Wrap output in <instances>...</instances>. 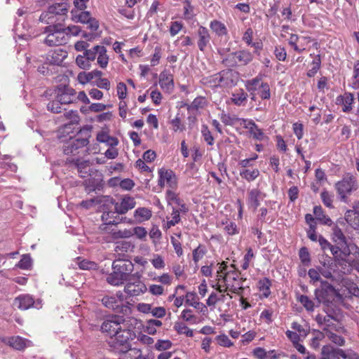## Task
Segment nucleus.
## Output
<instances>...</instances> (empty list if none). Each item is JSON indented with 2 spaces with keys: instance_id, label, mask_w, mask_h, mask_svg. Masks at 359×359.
<instances>
[{
  "instance_id": "1",
  "label": "nucleus",
  "mask_w": 359,
  "mask_h": 359,
  "mask_svg": "<svg viewBox=\"0 0 359 359\" xmlns=\"http://www.w3.org/2000/svg\"><path fill=\"white\" fill-rule=\"evenodd\" d=\"M113 271L107 277V282L114 286L124 283L133 276L134 265L130 260L116 259L112 263Z\"/></svg>"
},
{
  "instance_id": "2",
  "label": "nucleus",
  "mask_w": 359,
  "mask_h": 359,
  "mask_svg": "<svg viewBox=\"0 0 359 359\" xmlns=\"http://www.w3.org/2000/svg\"><path fill=\"white\" fill-rule=\"evenodd\" d=\"M316 306L323 304L326 308L330 307L335 301H342L343 297L339 290L327 280H321L320 287L314 291Z\"/></svg>"
},
{
  "instance_id": "3",
  "label": "nucleus",
  "mask_w": 359,
  "mask_h": 359,
  "mask_svg": "<svg viewBox=\"0 0 359 359\" xmlns=\"http://www.w3.org/2000/svg\"><path fill=\"white\" fill-rule=\"evenodd\" d=\"M132 336L133 332L130 330L123 329L110 337L107 344L112 351L126 353L130 350V340L132 339Z\"/></svg>"
},
{
  "instance_id": "4",
  "label": "nucleus",
  "mask_w": 359,
  "mask_h": 359,
  "mask_svg": "<svg viewBox=\"0 0 359 359\" xmlns=\"http://www.w3.org/2000/svg\"><path fill=\"white\" fill-rule=\"evenodd\" d=\"M91 127L88 126H84L81 128L77 135L79 136L76 138H70V140L64 144L62 150L65 154L69 155L74 154L78 149L83 148L88 144L89 137H90Z\"/></svg>"
},
{
  "instance_id": "5",
  "label": "nucleus",
  "mask_w": 359,
  "mask_h": 359,
  "mask_svg": "<svg viewBox=\"0 0 359 359\" xmlns=\"http://www.w3.org/2000/svg\"><path fill=\"white\" fill-rule=\"evenodd\" d=\"M125 322L123 316L109 314L107 318L101 323V325L93 324L95 331H100L103 334H106L109 337L122 330L121 324Z\"/></svg>"
},
{
  "instance_id": "6",
  "label": "nucleus",
  "mask_w": 359,
  "mask_h": 359,
  "mask_svg": "<svg viewBox=\"0 0 359 359\" xmlns=\"http://www.w3.org/2000/svg\"><path fill=\"white\" fill-rule=\"evenodd\" d=\"M332 239L336 245L339 246V249L341 250V254L346 259L351 255V251L353 248H355V252L358 253L359 257V248L355 244L350 243L343 233L342 230L339 227L337 224H334L332 228Z\"/></svg>"
},
{
  "instance_id": "7",
  "label": "nucleus",
  "mask_w": 359,
  "mask_h": 359,
  "mask_svg": "<svg viewBox=\"0 0 359 359\" xmlns=\"http://www.w3.org/2000/svg\"><path fill=\"white\" fill-rule=\"evenodd\" d=\"M335 189L339 196L340 200L346 202L348 196L358 189V183L355 176L347 173L341 180L335 184Z\"/></svg>"
},
{
  "instance_id": "8",
  "label": "nucleus",
  "mask_w": 359,
  "mask_h": 359,
  "mask_svg": "<svg viewBox=\"0 0 359 359\" xmlns=\"http://www.w3.org/2000/svg\"><path fill=\"white\" fill-rule=\"evenodd\" d=\"M318 243L323 251H325L327 249L330 250L332 256L334 257L335 263L338 266H340L341 269H346V266H348V259H346V257L341 254V250L339 249L338 245H332L322 235H319Z\"/></svg>"
},
{
  "instance_id": "9",
  "label": "nucleus",
  "mask_w": 359,
  "mask_h": 359,
  "mask_svg": "<svg viewBox=\"0 0 359 359\" xmlns=\"http://www.w3.org/2000/svg\"><path fill=\"white\" fill-rule=\"evenodd\" d=\"M253 60V55L247 50L233 52L228 57L222 60V63L226 67H235L237 62L242 65H247Z\"/></svg>"
},
{
  "instance_id": "10",
  "label": "nucleus",
  "mask_w": 359,
  "mask_h": 359,
  "mask_svg": "<svg viewBox=\"0 0 359 359\" xmlns=\"http://www.w3.org/2000/svg\"><path fill=\"white\" fill-rule=\"evenodd\" d=\"M142 274L136 272L128 280L124 287V292L130 297L138 296L144 293L147 288L145 284L141 280Z\"/></svg>"
},
{
  "instance_id": "11",
  "label": "nucleus",
  "mask_w": 359,
  "mask_h": 359,
  "mask_svg": "<svg viewBox=\"0 0 359 359\" xmlns=\"http://www.w3.org/2000/svg\"><path fill=\"white\" fill-rule=\"evenodd\" d=\"M106 198L107 200L105 201L114 205V210L118 215H123L126 213L129 210L134 208L136 205L134 198L128 196H125L121 199L120 203L116 202L114 198H110L109 196H106Z\"/></svg>"
},
{
  "instance_id": "12",
  "label": "nucleus",
  "mask_w": 359,
  "mask_h": 359,
  "mask_svg": "<svg viewBox=\"0 0 359 359\" xmlns=\"http://www.w3.org/2000/svg\"><path fill=\"white\" fill-rule=\"evenodd\" d=\"M215 76V80H217L219 83L225 86H234L237 83L238 73L233 69H226Z\"/></svg>"
},
{
  "instance_id": "13",
  "label": "nucleus",
  "mask_w": 359,
  "mask_h": 359,
  "mask_svg": "<svg viewBox=\"0 0 359 359\" xmlns=\"http://www.w3.org/2000/svg\"><path fill=\"white\" fill-rule=\"evenodd\" d=\"M72 19L75 22L87 24L88 28L92 31H96L99 28L98 20L93 18L89 11H81L78 15H74Z\"/></svg>"
},
{
  "instance_id": "14",
  "label": "nucleus",
  "mask_w": 359,
  "mask_h": 359,
  "mask_svg": "<svg viewBox=\"0 0 359 359\" xmlns=\"http://www.w3.org/2000/svg\"><path fill=\"white\" fill-rule=\"evenodd\" d=\"M6 344L17 351H24L26 348L32 345L30 340L20 336H13L8 337Z\"/></svg>"
},
{
  "instance_id": "15",
  "label": "nucleus",
  "mask_w": 359,
  "mask_h": 359,
  "mask_svg": "<svg viewBox=\"0 0 359 359\" xmlns=\"http://www.w3.org/2000/svg\"><path fill=\"white\" fill-rule=\"evenodd\" d=\"M48 33L44 43L48 46H58L66 43L67 39L64 32H44Z\"/></svg>"
},
{
  "instance_id": "16",
  "label": "nucleus",
  "mask_w": 359,
  "mask_h": 359,
  "mask_svg": "<svg viewBox=\"0 0 359 359\" xmlns=\"http://www.w3.org/2000/svg\"><path fill=\"white\" fill-rule=\"evenodd\" d=\"M13 306L20 310H27L31 307H37L35 306V302L33 297L29 294H20L15 298Z\"/></svg>"
},
{
  "instance_id": "17",
  "label": "nucleus",
  "mask_w": 359,
  "mask_h": 359,
  "mask_svg": "<svg viewBox=\"0 0 359 359\" xmlns=\"http://www.w3.org/2000/svg\"><path fill=\"white\" fill-rule=\"evenodd\" d=\"M67 52L60 48L50 50L47 55V60L50 65H62L64 60L67 57Z\"/></svg>"
},
{
  "instance_id": "18",
  "label": "nucleus",
  "mask_w": 359,
  "mask_h": 359,
  "mask_svg": "<svg viewBox=\"0 0 359 359\" xmlns=\"http://www.w3.org/2000/svg\"><path fill=\"white\" fill-rule=\"evenodd\" d=\"M197 45L201 51H204L210 41V35L208 29L203 26H200L198 31Z\"/></svg>"
},
{
  "instance_id": "19",
  "label": "nucleus",
  "mask_w": 359,
  "mask_h": 359,
  "mask_svg": "<svg viewBox=\"0 0 359 359\" xmlns=\"http://www.w3.org/2000/svg\"><path fill=\"white\" fill-rule=\"evenodd\" d=\"M262 192L259 189L255 188L248 191L247 203L249 208L255 211L260 205Z\"/></svg>"
},
{
  "instance_id": "20",
  "label": "nucleus",
  "mask_w": 359,
  "mask_h": 359,
  "mask_svg": "<svg viewBox=\"0 0 359 359\" xmlns=\"http://www.w3.org/2000/svg\"><path fill=\"white\" fill-rule=\"evenodd\" d=\"M102 219L106 224H118L121 222H126L127 218L126 217H119L116 210H109L104 212L102 215Z\"/></svg>"
},
{
  "instance_id": "21",
  "label": "nucleus",
  "mask_w": 359,
  "mask_h": 359,
  "mask_svg": "<svg viewBox=\"0 0 359 359\" xmlns=\"http://www.w3.org/2000/svg\"><path fill=\"white\" fill-rule=\"evenodd\" d=\"M72 163L77 168L79 176L81 178L86 177L90 175V165L92 163L89 160L80 161V159L77 158L76 160H73Z\"/></svg>"
},
{
  "instance_id": "22",
  "label": "nucleus",
  "mask_w": 359,
  "mask_h": 359,
  "mask_svg": "<svg viewBox=\"0 0 359 359\" xmlns=\"http://www.w3.org/2000/svg\"><path fill=\"white\" fill-rule=\"evenodd\" d=\"M158 175L163 177L167 184L172 189L177 187V180L175 172L170 169L161 168L158 171Z\"/></svg>"
},
{
  "instance_id": "23",
  "label": "nucleus",
  "mask_w": 359,
  "mask_h": 359,
  "mask_svg": "<svg viewBox=\"0 0 359 359\" xmlns=\"http://www.w3.org/2000/svg\"><path fill=\"white\" fill-rule=\"evenodd\" d=\"M159 84L163 89L170 90L174 88L172 75L167 70L161 72L159 76Z\"/></svg>"
},
{
  "instance_id": "24",
  "label": "nucleus",
  "mask_w": 359,
  "mask_h": 359,
  "mask_svg": "<svg viewBox=\"0 0 359 359\" xmlns=\"http://www.w3.org/2000/svg\"><path fill=\"white\" fill-rule=\"evenodd\" d=\"M245 128L249 130V133L254 139L259 141L264 139V133L262 129L259 128L258 126L255 123L254 121H248V124L245 126Z\"/></svg>"
},
{
  "instance_id": "25",
  "label": "nucleus",
  "mask_w": 359,
  "mask_h": 359,
  "mask_svg": "<svg viewBox=\"0 0 359 359\" xmlns=\"http://www.w3.org/2000/svg\"><path fill=\"white\" fill-rule=\"evenodd\" d=\"M320 359H339L337 348L331 344L323 346L321 348Z\"/></svg>"
},
{
  "instance_id": "26",
  "label": "nucleus",
  "mask_w": 359,
  "mask_h": 359,
  "mask_svg": "<svg viewBox=\"0 0 359 359\" xmlns=\"http://www.w3.org/2000/svg\"><path fill=\"white\" fill-rule=\"evenodd\" d=\"M313 214L316 219L321 224L327 226H332L333 224L332 219L324 214L323 210L320 205H316L313 208Z\"/></svg>"
},
{
  "instance_id": "27",
  "label": "nucleus",
  "mask_w": 359,
  "mask_h": 359,
  "mask_svg": "<svg viewBox=\"0 0 359 359\" xmlns=\"http://www.w3.org/2000/svg\"><path fill=\"white\" fill-rule=\"evenodd\" d=\"M102 75V72L97 69L90 72H82L78 74V80L81 83L85 84L90 81L93 78L100 77Z\"/></svg>"
},
{
  "instance_id": "28",
  "label": "nucleus",
  "mask_w": 359,
  "mask_h": 359,
  "mask_svg": "<svg viewBox=\"0 0 359 359\" xmlns=\"http://www.w3.org/2000/svg\"><path fill=\"white\" fill-rule=\"evenodd\" d=\"M344 219L354 230H359V215L353 211L351 210H346Z\"/></svg>"
},
{
  "instance_id": "29",
  "label": "nucleus",
  "mask_w": 359,
  "mask_h": 359,
  "mask_svg": "<svg viewBox=\"0 0 359 359\" xmlns=\"http://www.w3.org/2000/svg\"><path fill=\"white\" fill-rule=\"evenodd\" d=\"M272 283L269 278L264 277L257 283L259 290L262 292V296L267 298L271 294V286Z\"/></svg>"
},
{
  "instance_id": "30",
  "label": "nucleus",
  "mask_w": 359,
  "mask_h": 359,
  "mask_svg": "<svg viewBox=\"0 0 359 359\" xmlns=\"http://www.w3.org/2000/svg\"><path fill=\"white\" fill-rule=\"evenodd\" d=\"M134 217L138 222H142L149 219L151 217V211L146 208H139L135 210Z\"/></svg>"
},
{
  "instance_id": "31",
  "label": "nucleus",
  "mask_w": 359,
  "mask_h": 359,
  "mask_svg": "<svg viewBox=\"0 0 359 359\" xmlns=\"http://www.w3.org/2000/svg\"><path fill=\"white\" fill-rule=\"evenodd\" d=\"M107 316L108 315H107L104 311L101 310H97L94 311L91 315V323L89 324L90 328L94 330L95 326L93 324L101 325L100 323H102V322L107 318Z\"/></svg>"
},
{
  "instance_id": "32",
  "label": "nucleus",
  "mask_w": 359,
  "mask_h": 359,
  "mask_svg": "<svg viewBox=\"0 0 359 359\" xmlns=\"http://www.w3.org/2000/svg\"><path fill=\"white\" fill-rule=\"evenodd\" d=\"M97 140L100 142L106 143L107 145L110 147L116 146L118 143L116 137H111L106 133L101 132L97 135Z\"/></svg>"
},
{
  "instance_id": "33",
  "label": "nucleus",
  "mask_w": 359,
  "mask_h": 359,
  "mask_svg": "<svg viewBox=\"0 0 359 359\" xmlns=\"http://www.w3.org/2000/svg\"><path fill=\"white\" fill-rule=\"evenodd\" d=\"M210 27L218 36L227 34V29L224 23L215 20L210 22Z\"/></svg>"
},
{
  "instance_id": "34",
  "label": "nucleus",
  "mask_w": 359,
  "mask_h": 359,
  "mask_svg": "<svg viewBox=\"0 0 359 359\" xmlns=\"http://www.w3.org/2000/svg\"><path fill=\"white\" fill-rule=\"evenodd\" d=\"M324 311L327 313V316H325V317H323L320 315H318L316 316V320L317 323L319 325H322L323 323H326L327 326L330 327V326H331L332 325L331 321H330V320L331 319L335 320V318H334V316H333V313H332L334 310L333 309H330V307H329V308L325 309Z\"/></svg>"
},
{
  "instance_id": "35",
  "label": "nucleus",
  "mask_w": 359,
  "mask_h": 359,
  "mask_svg": "<svg viewBox=\"0 0 359 359\" xmlns=\"http://www.w3.org/2000/svg\"><path fill=\"white\" fill-rule=\"evenodd\" d=\"M323 331L325 332L328 339L334 344L340 346H343L345 345V339L343 337L339 336L337 334L331 332L330 330H328L327 327H324Z\"/></svg>"
},
{
  "instance_id": "36",
  "label": "nucleus",
  "mask_w": 359,
  "mask_h": 359,
  "mask_svg": "<svg viewBox=\"0 0 359 359\" xmlns=\"http://www.w3.org/2000/svg\"><path fill=\"white\" fill-rule=\"evenodd\" d=\"M240 175L247 181L251 182L255 180L259 175V171L258 169H254L252 170L243 169L240 171Z\"/></svg>"
},
{
  "instance_id": "37",
  "label": "nucleus",
  "mask_w": 359,
  "mask_h": 359,
  "mask_svg": "<svg viewBox=\"0 0 359 359\" xmlns=\"http://www.w3.org/2000/svg\"><path fill=\"white\" fill-rule=\"evenodd\" d=\"M297 300L303 305V306L308 311H313L315 307V303L306 295H299L297 297Z\"/></svg>"
},
{
  "instance_id": "38",
  "label": "nucleus",
  "mask_w": 359,
  "mask_h": 359,
  "mask_svg": "<svg viewBox=\"0 0 359 359\" xmlns=\"http://www.w3.org/2000/svg\"><path fill=\"white\" fill-rule=\"evenodd\" d=\"M48 13L53 15H58L64 18L67 13V9L60 4L53 5L48 8Z\"/></svg>"
},
{
  "instance_id": "39",
  "label": "nucleus",
  "mask_w": 359,
  "mask_h": 359,
  "mask_svg": "<svg viewBox=\"0 0 359 359\" xmlns=\"http://www.w3.org/2000/svg\"><path fill=\"white\" fill-rule=\"evenodd\" d=\"M174 328L180 334H184L189 337H192L194 335L193 331L189 329V327L182 322H176Z\"/></svg>"
},
{
  "instance_id": "40",
  "label": "nucleus",
  "mask_w": 359,
  "mask_h": 359,
  "mask_svg": "<svg viewBox=\"0 0 359 359\" xmlns=\"http://www.w3.org/2000/svg\"><path fill=\"white\" fill-rule=\"evenodd\" d=\"M261 76H257L246 81L245 87L248 92H256L260 86Z\"/></svg>"
},
{
  "instance_id": "41",
  "label": "nucleus",
  "mask_w": 359,
  "mask_h": 359,
  "mask_svg": "<svg viewBox=\"0 0 359 359\" xmlns=\"http://www.w3.org/2000/svg\"><path fill=\"white\" fill-rule=\"evenodd\" d=\"M299 256L304 266H309L311 264V256L307 248H301L299 252Z\"/></svg>"
},
{
  "instance_id": "42",
  "label": "nucleus",
  "mask_w": 359,
  "mask_h": 359,
  "mask_svg": "<svg viewBox=\"0 0 359 359\" xmlns=\"http://www.w3.org/2000/svg\"><path fill=\"white\" fill-rule=\"evenodd\" d=\"M80 257L76 258V264L79 269L82 270H91L97 269V264L94 262L88 261L86 259L80 260Z\"/></svg>"
},
{
  "instance_id": "43",
  "label": "nucleus",
  "mask_w": 359,
  "mask_h": 359,
  "mask_svg": "<svg viewBox=\"0 0 359 359\" xmlns=\"http://www.w3.org/2000/svg\"><path fill=\"white\" fill-rule=\"evenodd\" d=\"M258 90V95L262 100H269L271 97L270 87L267 83H261Z\"/></svg>"
},
{
  "instance_id": "44",
  "label": "nucleus",
  "mask_w": 359,
  "mask_h": 359,
  "mask_svg": "<svg viewBox=\"0 0 359 359\" xmlns=\"http://www.w3.org/2000/svg\"><path fill=\"white\" fill-rule=\"evenodd\" d=\"M248 95L243 89H240L237 93L233 94L232 102L236 105H241L246 101Z\"/></svg>"
},
{
  "instance_id": "45",
  "label": "nucleus",
  "mask_w": 359,
  "mask_h": 359,
  "mask_svg": "<svg viewBox=\"0 0 359 359\" xmlns=\"http://www.w3.org/2000/svg\"><path fill=\"white\" fill-rule=\"evenodd\" d=\"M32 260L29 255H23L16 264V266L21 269H29L32 266Z\"/></svg>"
},
{
  "instance_id": "46",
  "label": "nucleus",
  "mask_w": 359,
  "mask_h": 359,
  "mask_svg": "<svg viewBox=\"0 0 359 359\" xmlns=\"http://www.w3.org/2000/svg\"><path fill=\"white\" fill-rule=\"evenodd\" d=\"M102 304L107 308L114 311L118 306V301L114 297L104 296L101 299Z\"/></svg>"
},
{
  "instance_id": "47",
  "label": "nucleus",
  "mask_w": 359,
  "mask_h": 359,
  "mask_svg": "<svg viewBox=\"0 0 359 359\" xmlns=\"http://www.w3.org/2000/svg\"><path fill=\"white\" fill-rule=\"evenodd\" d=\"M320 262L325 269H333L334 266H337L335 263L334 257H330L327 255H323V258L320 260Z\"/></svg>"
},
{
  "instance_id": "48",
  "label": "nucleus",
  "mask_w": 359,
  "mask_h": 359,
  "mask_svg": "<svg viewBox=\"0 0 359 359\" xmlns=\"http://www.w3.org/2000/svg\"><path fill=\"white\" fill-rule=\"evenodd\" d=\"M354 101L353 95L351 93H346L344 94V102L343 104L344 107L342 111L344 112H349L352 109V104Z\"/></svg>"
},
{
  "instance_id": "49",
  "label": "nucleus",
  "mask_w": 359,
  "mask_h": 359,
  "mask_svg": "<svg viewBox=\"0 0 359 359\" xmlns=\"http://www.w3.org/2000/svg\"><path fill=\"white\" fill-rule=\"evenodd\" d=\"M207 250L205 246L199 245L196 249L193 250V260L197 263L205 255Z\"/></svg>"
},
{
  "instance_id": "50",
  "label": "nucleus",
  "mask_w": 359,
  "mask_h": 359,
  "mask_svg": "<svg viewBox=\"0 0 359 359\" xmlns=\"http://www.w3.org/2000/svg\"><path fill=\"white\" fill-rule=\"evenodd\" d=\"M201 133L207 144L208 145H212L214 143V137L206 125L202 126Z\"/></svg>"
},
{
  "instance_id": "51",
  "label": "nucleus",
  "mask_w": 359,
  "mask_h": 359,
  "mask_svg": "<svg viewBox=\"0 0 359 359\" xmlns=\"http://www.w3.org/2000/svg\"><path fill=\"white\" fill-rule=\"evenodd\" d=\"M56 98L59 100V102L62 104H70L76 101V98L72 97L68 95H66L63 92H58Z\"/></svg>"
},
{
  "instance_id": "52",
  "label": "nucleus",
  "mask_w": 359,
  "mask_h": 359,
  "mask_svg": "<svg viewBox=\"0 0 359 359\" xmlns=\"http://www.w3.org/2000/svg\"><path fill=\"white\" fill-rule=\"evenodd\" d=\"M76 65L81 69H87L90 67V63L84 55H79L76 59Z\"/></svg>"
},
{
  "instance_id": "53",
  "label": "nucleus",
  "mask_w": 359,
  "mask_h": 359,
  "mask_svg": "<svg viewBox=\"0 0 359 359\" xmlns=\"http://www.w3.org/2000/svg\"><path fill=\"white\" fill-rule=\"evenodd\" d=\"M221 120L226 126H233L239 120V118L236 116H231L229 114L223 113L221 115Z\"/></svg>"
},
{
  "instance_id": "54",
  "label": "nucleus",
  "mask_w": 359,
  "mask_h": 359,
  "mask_svg": "<svg viewBox=\"0 0 359 359\" xmlns=\"http://www.w3.org/2000/svg\"><path fill=\"white\" fill-rule=\"evenodd\" d=\"M323 203L327 208H332V196L327 191H323L320 194Z\"/></svg>"
},
{
  "instance_id": "55",
  "label": "nucleus",
  "mask_w": 359,
  "mask_h": 359,
  "mask_svg": "<svg viewBox=\"0 0 359 359\" xmlns=\"http://www.w3.org/2000/svg\"><path fill=\"white\" fill-rule=\"evenodd\" d=\"M62 104L59 102V100L57 99L56 100H53L49 102L47 104V109L48 111L53 113H60L61 112V105Z\"/></svg>"
},
{
  "instance_id": "56",
  "label": "nucleus",
  "mask_w": 359,
  "mask_h": 359,
  "mask_svg": "<svg viewBox=\"0 0 359 359\" xmlns=\"http://www.w3.org/2000/svg\"><path fill=\"white\" fill-rule=\"evenodd\" d=\"M133 236V232L130 230L125 229L123 231L118 230L112 233V237L115 239L122 238H129Z\"/></svg>"
},
{
  "instance_id": "57",
  "label": "nucleus",
  "mask_w": 359,
  "mask_h": 359,
  "mask_svg": "<svg viewBox=\"0 0 359 359\" xmlns=\"http://www.w3.org/2000/svg\"><path fill=\"white\" fill-rule=\"evenodd\" d=\"M231 267L233 268L234 270L229 271L228 272H226L225 273L224 276L223 277V279L224 281H227L228 278L230 280H234V281H236L238 280L239 275H238V272L236 271L235 265L232 264Z\"/></svg>"
},
{
  "instance_id": "58",
  "label": "nucleus",
  "mask_w": 359,
  "mask_h": 359,
  "mask_svg": "<svg viewBox=\"0 0 359 359\" xmlns=\"http://www.w3.org/2000/svg\"><path fill=\"white\" fill-rule=\"evenodd\" d=\"M57 90L58 92H63L66 95H68L69 96H71L72 97L76 98V91L72 88H70L65 85H60L57 86Z\"/></svg>"
},
{
  "instance_id": "59",
  "label": "nucleus",
  "mask_w": 359,
  "mask_h": 359,
  "mask_svg": "<svg viewBox=\"0 0 359 359\" xmlns=\"http://www.w3.org/2000/svg\"><path fill=\"white\" fill-rule=\"evenodd\" d=\"M308 275L311 278L310 282L313 285H314L316 281L320 280L321 282V280H323L320 278L318 271L315 269H310L308 271Z\"/></svg>"
},
{
  "instance_id": "60",
  "label": "nucleus",
  "mask_w": 359,
  "mask_h": 359,
  "mask_svg": "<svg viewBox=\"0 0 359 359\" xmlns=\"http://www.w3.org/2000/svg\"><path fill=\"white\" fill-rule=\"evenodd\" d=\"M172 219L168 222L169 226H173L180 222V211L172 208Z\"/></svg>"
},
{
  "instance_id": "61",
  "label": "nucleus",
  "mask_w": 359,
  "mask_h": 359,
  "mask_svg": "<svg viewBox=\"0 0 359 359\" xmlns=\"http://www.w3.org/2000/svg\"><path fill=\"white\" fill-rule=\"evenodd\" d=\"M172 346V343L169 340H158L155 344V347L158 351L169 349Z\"/></svg>"
},
{
  "instance_id": "62",
  "label": "nucleus",
  "mask_w": 359,
  "mask_h": 359,
  "mask_svg": "<svg viewBox=\"0 0 359 359\" xmlns=\"http://www.w3.org/2000/svg\"><path fill=\"white\" fill-rule=\"evenodd\" d=\"M274 54L276 58L280 61H284L286 59L287 53L285 49L283 47H276Z\"/></svg>"
},
{
  "instance_id": "63",
  "label": "nucleus",
  "mask_w": 359,
  "mask_h": 359,
  "mask_svg": "<svg viewBox=\"0 0 359 359\" xmlns=\"http://www.w3.org/2000/svg\"><path fill=\"white\" fill-rule=\"evenodd\" d=\"M217 340L220 346L229 347L233 345L229 338L225 334H221L217 337Z\"/></svg>"
},
{
  "instance_id": "64",
  "label": "nucleus",
  "mask_w": 359,
  "mask_h": 359,
  "mask_svg": "<svg viewBox=\"0 0 359 359\" xmlns=\"http://www.w3.org/2000/svg\"><path fill=\"white\" fill-rule=\"evenodd\" d=\"M161 57V48L160 46H156L154 49V53L151 60V66H156L158 64Z\"/></svg>"
}]
</instances>
